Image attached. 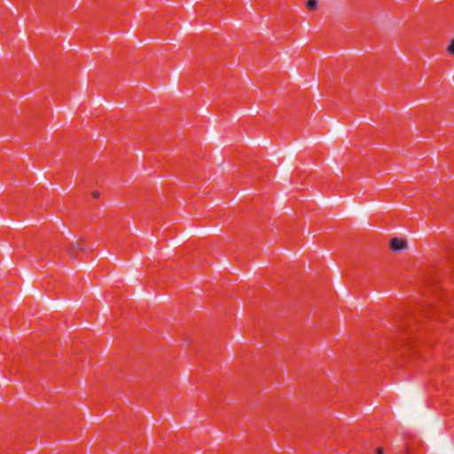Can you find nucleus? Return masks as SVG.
Wrapping results in <instances>:
<instances>
[{
    "label": "nucleus",
    "mask_w": 454,
    "mask_h": 454,
    "mask_svg": "<svg viewBox=\"0 0 454 454\" xmlns=\"http://www.w3.org/2000/svg\"><path fill=\"white\" fill-rule=\"evenodd\" d=\"M390 248L394 251V252H399V251H402L406 247V243L403 239H398V238H394L390 240Z\"/></svg>",
    "instance_id": "obj_1"
},
{
    "label": "nucleus",
    "mask_w": 454,
    "mask_h": 454,
    "mask_svg": "<svg viewBox=\"0 0 454 454\" xmlns=\"http://www.w3.org/2000/svg\"><path fill=\"white\" fill-rule=\"evenodd\" d=\"M317 0H309L306 4V6L309 11H314L317 8Z\"/></svg>",
    "instance_id": "obj_2"
},
{
    "label": "nucleus",
    "mask_w": 454,
    "mask_h": 454,
    "mask_svg": "<svg viewBox=\"0 0 454 454\" xmlns=\"http://www.w3.org/2000/svg\"><path fill=\"white\" fill-rule=\"evenodd\" d=\"M448 51L451 55H454V40L450 44Z\"/></svg>",
    "instance_id": "obj_3"
},
{
    "label": "nucleus",
    "mask_w": 454,
    "mask_h": 454,
    "mask_svg": "<svg viewBox=\"0 0 454 454\" xmlns=\"http://www.w3.org/2000/svg\"><path fill=\"white\" fill-rule=\"evenodd\" d=\"M92 195L94 198H98L99 196V193L98 192H95Z\"/></svg>",
    "instance_id": "obj_4"
},
{
    "label": "nucleus",
    "mask_w": 454,
    "mask_h": 454,
    "mask_svg": "<svg viewBox=\"0 0 454 454\" xmlns=\"http://www.w3.org/2000/svg\"><path fill=\"white\" fill-rule=\"evenodd\" d=\"M377 454H383V450H382L381 449H379V450H377Z\"/></svg>",
    "instance_id": "obj_5"
},
{
    "label": "nucleus",
    "mask_w": 454,
    "mask_h": 454,
    "mask_svg": "<svg viewBox=\"0 0 454 454\" xmlns=\"http://www.w3.org/2000/svg\"><path fill=\"white\" fill-rule=\"evenodd\" d=\"M77 249H82V247L78 244H77Z\"/></svg>",
    "instance_id": "obj_6"
}]
</instances>
